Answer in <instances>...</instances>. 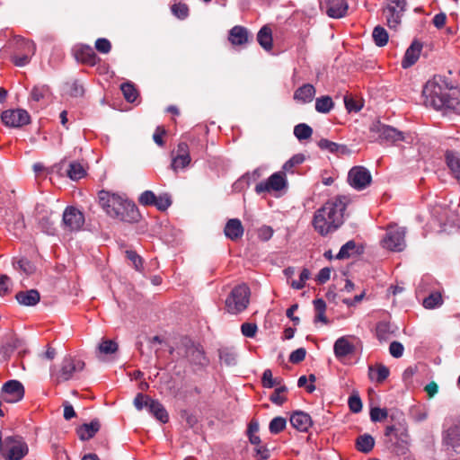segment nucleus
I'll use <instances>...</instances> for the list:
<instances>
[{"mask_svg": "<svg viewBox=\"0 0 460 460\" xmlns=\"http://www.w3.org/2000/svg\"><path fill=\"white\" fill-rule=\"evenodd\" d=\"M422 97L427 107L460 112V89L450 85L442 75H434L425 84Z\"/></svg>", "mask_w": 460, "mask_h": 460, "instance_id": "nucleus-1", "label": "nucleus"}, {"mask_svg": "<svg viewBox=\"0 0 460 460\" xmlns=\"http://www.w3.org/2000/svg\"><path fill=\"white\" fill-rule=\"evenodd\" d=\"M348 205L346 197L338 196L326 201L314 212L313 226L314 230L325 236L335 232L344 222V211Z\"/></svg>", "mask_w": 460, "mask_h": 460, "instance_id": "nucleus-2", "label": "nucleus"}, {"mask_svg": "<svg viewBox=\"0 0 460 460\" xmlns=\"http://www.w3.org/2000/svg\"><path fill=\"white\" fill-rule=\"evenodd\" d=\"M98 198L99 204L108 216L128 223L138 221L140 217L138 209L128 199L106 190H101Z\"/></svg>", "mask_w": 460, "mask_h": 460, "instance_id": "nucleus-3", "label": "nucleus"}, {"mask_svg": "<svg viewBox=\"0 0 460 460\" xmlns=\"http://www.w3.org/2000/svg\"><path fill=\"white\" fill-rule=\"evenodd\" d=\"M7 48L12 49L11 58L17 66H24L29 64L36 50L32 40L21 36H15L10 40Z\"/></svg>", "mask_w": 460, "mask_h": 460, "instance_id": "nucleus-4", "label": "nucleus"}, {"mask_svg": "<svg viewBox=\"0 0 460 460\" xmlns=\"http://www.w3.org/2000/svg\"><path fill=\"white\" fill-rule=\"evenodd\" d=\"M251 291L246 284L234 287L226 299V308L229 314H237L245 310L250 303Z\"/></svg>", "mask_w": 460, "mask_h": 460, "instance_id": "nucleus-5", "label": "nucleus"}, {"mask_svg": "<svg viewBox=\"0 0 460 460\" xmlns=\"http://www.w3.org/2000/svg\"><path fill=\"white\" fill-rule=\"evenodd\" d=\"M176 350L178 355L185 357L194 365L204 366L208 362L202 348L190 340H182Z\"/></svg>", "mask_w": 460, "mask_h": 460, "instance_id": "nucleus-6", "label": "nucleus"}, {"mask_svg": "<svg viewBox=\"0 0 460 460\" xmlns=\"http://www.w3.org/2000/svg\"><path fill=\"white\" fill-rule=\"evenodd\" d=\"M29 448L22 437H7L4 440L5 460H21L28 454Z\"/></svg>", "mask_w": 460, "mask_h": 460, "instance_id": "nucleus-7", "label": "nucleus"}, {"mask_svg": "<svg viewBox=\"0 0 460 460\" xmlns=\"http://www.w3.org/2000/svg\"><path fill=\"white\" fill-rule=\"evenodd\" d=\"M370 132L377 135V139L386 141L391 144H396L399 141H406L407 136L404 132L396 129L388 125H385L380 121H375L370 126Z\"/></svg>", "mask_w": 460, "mask_h": 460, "instance_id": "nucleus-8", "label": "nucleus"}, {"mask_svg": "<svg viewBox=\"0 0 460 460\" xmlns=\"http://www.w3.org/2000/svg\"><path fill=\"white\" fill-rule=\"evenodd\" d=\"M288 185L286 173L279 171L270 175L267 181L259 182L255 186V191L258 194L262 192H281L287 190Z\"/></svg>", "mask_w": 460, "mask_h": 460, "instance_id": "nucleus-9", "label": "nucleus"}, {"mask_svg": "<svg viewBox=\"0 0 460 460\" xmlns=\"http://www.w3.org/2000/svg\"><path fill=\"white\" fill-rule=\"evenodd\" d=\"M404 237L403 228L390 226L382 240V246L393 252H401L405 247Z\"/></svg>", "mask_w": 460, "mask_h": 460, "instance_id": "nucleus-10", "label": "nucleus"}, {"mask_svg": "<svg viewBox=\"0 0 460 460\" xmlns=\"http://www.w3.org/2000/svg\"><path fill=\"white\" fill-rule=\"evenodd\" d=\"M405 6L406 0H388L384 14L389 28L396 29L400 25Z\"/></svg>", "mask_w": 460, "mask_h": 460, "instance_id": "nucleus-11", "label": "nucleus"}, {"mask_svg": "<svg viewBox=\"0 0 460 460\" xmlns=\"http://www.w3.org/2000/svg\"><path fill=\"white\" fill-rule=\"evenodd\" d=\"M348 181L354 189L361 190L370 185L372 177L367 168L354 166L349 172Z\"/></svg>", "mask_w": 460, "mask_h": 460, "instance_id": "nucleus-12", "label": "nucleus"}, {"mask_svg": "<svg viewBox=\"0 0 460 460\" xmlns=\"http://www.w3.org/2000/svg\"><path fill=\"white\" fill-rule=\"evenodd\" d=\"M2 122L10 128H21L31 121L29 113L22 109L6 110L1 115Z\"/></svg>", "mask_w": 460, "mask_h": 460, "instance_id": "nucleus-13", "label": "nucleus"}, {"mask_svg": "<svg viewBox=\"0 0 460 460\" xmlns=\"http://www.w3.org/2000/svg\"><path fill=\"white\" fill-rule=\"evenodd\" d=\"M190 162L191 157L188 144L186 142H180L177 148L172 152L171 168L177 172L189 166Z\"/></svg>", "mask_w": 460, "mask_h": 460, "instance_id": "nucleus-14", "label": "nucleus"}, {"mask_svg": "<svg viewBox=\"0 0 460 460\" xmlns=\"http://www.w3.org/2000/svg\"><path fill=\"white\" fill-rule=\"evenodd\" d=\"M24 396V388L22 383L17 380L6 382L1 390V398L9 403L21 401Z\"/></svg>", "mask_w": 460, "mask_h": 460, "instance_id": "nucleus-15", "label": "nucleus"}, {"mask_svg": "<svg viewBox=\"0 0 460 460\" xmlns=\"http://www.w3.org/2000/svg\"><path fill=\"white\" fill-rule=\"evenodd\" d=\"M54 168L57 169V172L59 175H66L73 181L82 179L86 173L84 167L75 161L71 162L66 165V161L63 160L59 164H56Z\"/></svg>", "mask_w": 460, "mask_h": 460, "instance_id": "nucleus-16", "label": "nucleus"}, {"mask_svg": "<svg viewBox=\"0 0 460 460\" xmlns=\"http://www.w3.org/2000/svg\"><path fill=\"white\" fill-rule=\"evenodd\" d=\"M63 224L70 231H77L84 224V214L74 207H67L63 213Z\"/></svg>", "mask_w": 460, "mask_h": 460, "instance_id": "nucleus-17", "label": "nucleus"}, {"mask_svg": "<svg viewBox=\"0 0 460 460\" xmlns=\"http://www.w3.org/2000/svg\"><path fill=\"white\" fill-rule=\"evenodd\" d=\"M75 58L77 61L91 66H95L100 60L93 49L87 45L78 46L75 49Z\"/></svg>", "mask_w": 460, "mask_h": 460, "instance_id": "nucleus-18", "label": "nucleus"}, {"mask_svg": "<svg viewBox=\"0 0 460 460\" xmlns=\"http://www.w3.org/2000/svg\"><path fill=\"white\" fill-rule=\"evenodd\" d=\"M422 44L418 40H414L406 49L404 57L402 60V66L403 68H408L413 66L419 59Z\"/></svg>", "mask_w": 460, "mask_h": 460, "instance_id": "nucleus-19", "label": "nucleus"}, {"mask_svg": "<svg viewBox=\"0 0 460 460\" xmlns=\"http://www.w3.org/2000/svg\"><path fill=\"white\" fill-rule=\"evenodd\" d=\"M348 4L345 0H326V13L335 19L346 15Z\"/></svg>", "mask_w": 460, "mask_h": 460, "instance_id": "nucleus-20", "label": "nucleus"}, {"mask_svg": "<svg viewBox=\"0 0 460 460\" xmlns=\"http://www.w3.org/2000/svg\"><path fill=\"white\" fill-rule=\"evenodd\" d=\"M290 423L298 431L305 432L312 426V419L305 412L296 411L290 416Z\"/></svg>", "mask_w": 460, "mask_h": 460, "instance_id": "nucleus-21", "label": "nucleus"}, {"mask_svg": "<svg viewBox=\"0 0 460 460\" xmlns=\"http://www.w3.org/2000/svg\"><path fill=\"white\" fill-rule=\"evenodd\" d=\"M224 232L228 239L237 241L243 236L244 230L239 219L232 218L226 222Z\"/></svg>", "mask_w": 460, "mask_h": 460, "instance_id": "nucleus-22", "label": "nucleus"}, {"mask_svg": "<svg viewBox=\"0 0 460 460\" xmlns=\"http://www.w3.org/2000/svg\"><path fill=\"white\" fill-rule=\"evenodd\" d=\"M249 33L246 28L236 25L234 26L228 35V40L233 45H243L248 42Z\"/></svg>", "mask_w": 460, "mask_h": 460, "instance_id": "nucleus-23", "label": "nucleus"}, {"mask_svg": "<svg viewBox=\"0 0 460 460\" xmlns=\"http://www.w3.org/2000/svg\"><path fill=\"white\" fill-rule=\"evenodd\" d=\"M119 349V345L115 341L109 339H102L101 342L96 348V357L103 358L106 356L115 354Z\"/></svg>", "mask_w": 460, "mask_h": 460, "instance_id": "nucleus-24", "label": "nucleus"}, {"mask_svg": "<svg viewBox=\"0 0 460 460\" xmlns=\"http://www.w3.org/2000/svg\"><path fill=\"white\" fill-rule=\"evenodd\" d=\"M19 304L26 306H33L40 302V296L38 290L30 289L27 291H20L15 296Z\"/></svg>", "mask_w": 460, "mask_h": 460, "instance_id": "nucleus-25", "label": "nucleus"}, {"mask_svg": "<svg viewBox=\"0 0 460 460\" xmlns=\"http://www.w3.org/2000/svg\"><path fill=\"white\" fill-rule=\"evenodd\" d=\"M84 368V362L77 358L66 357L62 362L61 374H74Z\"/></svg>", "mask_w": 460, "mask_h": 460, "instance_id": "nucleus-26", "label": "nucleus"}, {"mask_svg": "<svg viewBox=\"0 0 460 460\" xmlns=\"http://www.w3.org/2000/svg\"><path fill=\"white\" fill-rule=\"evenodd\" d=\"M317 145L322 150H326L338 155H348L349 153L346 146L337 144L325 138L319 140Z\"/></svg>", "mask_w": 460, "mask_h": 460, "instance_id": "nucleus-27", "label": "nucleus"}, {"mask_svg": "<svg viewBox=\"0 0 460 460\" xmlns=\"http://www.w3.org/2000/svg\"><path fill=\"white\" fill-rule=\"evenodd\" d=\"M445 441L456 454L460 455V426H454L448 429Z\"/></svg>", "mask_w": 460, "mask_h": 460, "instance_id": "nucleus-28", "label": "nucleus"}, {"mask_svg": "<svg viewBox=\"0 0 460 460\" xmlns=\"http://www.w3.org/2000/svg\"><path fill=\"white\" fill-rule=\"evenodd\" d=\"M315 94L314 87L310 84H305L299 87L294 93V99L297 102L306 103L313 101Z\"/></svg>", "mask_w": 460, "mask_h": 460, "instance_id": "nucleus-29", "label": "nucleus"}, {"mask_svg": "<svg viewBox=\"0 0 460 460\" xmlns=\"http://www.w3.org/2000/svg\"><path fill=\"white\" fill-rule=\"evenodd\" d=\"M100 427L101 425L98 420H93L90 423L82 425L77 429V434L81 440H88L99 431Z\"/></svg>", "mask_w": 460, "mask_h": 460, "instance_id": "nucleus-30", "label": "nucleus"}, {"mask_svg": "<svg viewBox=\"0 0 460 460\" xmlns=\"http://www.w3.org/2000/svg\"><path fill=\"white\" fill-rule=\"evenodd\" d=\"M385 436L389 438L390 440H392L393 437L399 438L402 443L408 444L409 434L407 429L402 425L387 426L385 430Z\"/></svg>", "mask_w": 460, "mask_h": 460, "instance_id": "nucleus-31", "label": "nucleus"}, {"mask_svg": "<svg viewBox=\"0 0 460 460\" xmlns=\"http://www.w3.org/2000/svg\"><path fill=\"white\" fill-rule=\"evenodd\" d=\"M446 161L453 176L460 182V156L452 151H447Z\"/></svg>", "mask_w": 460, "mask_h": 460, "instance_id": "nucleus-32", "label": "nucleus"}, {"mask_svg": "<svg viewBox=\"0 0 460 460\" xmlns=\"http://www.w3.org/2000/svg\"><path fill=\"white\" fill-rule=\"evenodd\" d=\"M149 412L162 423H167L169 420V415L165 408L156 400H153L150 402Z\"/></svg>", "mask_w": 460, "mask_h": 460, "instance_id": "nucleus-33", "label": "nucleus"}, {"mask_svg": "<svg viewBox=\"0 0 460 460\" xmlns=\"http://www.w3.org/2000/svg\"><path fill=\"white\" fill-rule=\"evenodd\" d=\"M257 40L259 44L267 51L272 49V31L268 26H263L257 34Z\"/></svg>", "mask_w": 460, "mask_h": 460, "instance_id": "nucleus-34", "label": "nucleus"}, {"mask_svg": "<svg viewBox=\"0 0 460 460\" xmlns=\"http://www.w3.org/2000/svg\"><path fill=\"white\" fill-rule=\"evenodd\" d=\"M353 349V345L345 338L338 339L334 344V352L339 358L350 354Z\"/></svg>", "mask_w": 460, "mask_h": 460, "instance_id": "nucleus-35", "label": "nucleus"}, {"mask_svg": "<svg viewBox=\"0 0 460 460\" xmlns=\"http://www.w3.org/2000/svg\"><path fill=\"white\" fill-rule=\"evenodd\" d=\"M305 161V155L302 154H296L293 155L288 161H287L282 166V172L284 173H295L296 167L302 164Z\"/></svg>", "mask_w": 460, "mask_h": 460, "instance_id": "nucleus-36", "label": "nucleus"}, {"mask_svg": "<svg viewBox=\"0 0 460 460\" xmlns=\"http://www.w3.org/2000/svg\"><path fill=\"white\" fill-rule=\"evenodd\" d=\"M375 445L374 438L370 435H361L357 438L356 447L358 451L368 453L370 452Z\"/></svg>", "mask_w": 460, "mask_h": 460, "instance_id": "nucleus-37", "label": "nucleus"}, {"mask_svg": "<svg viewBox=\"0 0 460 460\" xmlns=\"http://www.w3.org/2000/svg\"><path fill=\"white\" fill-rule=\"evenodd\" d=\"M13 265L16 270H20L27 276H30L36 271L35 265L27 259H20L14 261Z\"/></svg>", "mask_w": 460, "mask_h": 460, "instance_id": "nucleus-38", "label": "nucleus"}, {"mask_svg": "<svg viewBox=\"0 0 460 460\" xmlns=\"http://www.w3.org/2000/svg\"><path fill=\"white\" fill-rule=\"evenodd\" d=\"M49 95V89L46 85H36L31 92V99L37 102L48 99Z\"/></svg>", "mask_w": 460, "mask_h": 460, "instance_id": "nucleus-39", "label": "nucleus"}, {"mask_svg": "<svg viewBox=\"0 0 460 460\" xmlns=\"http://www.w3.org/2000/svg\"><path fill=\"white\" fill-rule=\"evenodd\" d=\"M443 303L442 295L440 292H432L428 297L423 300L425 308L433 309L440 306Z\"/></svg>", "mask_w": 460, "mask_h": 460, "instance_id": "nucleus-40", "label": "nucleus"}, {"mask_svg": "<svg viewBox=\"0 0 460 460\" xmlns=\"http://www.w3.org/2000/svg\"><path fill=\"white\" fill-rule=\"evenodd\" d=\"M219 358L221 363L226 366H232L236 363V353L228 348L219 349Z\"/></svg>", "mask_w": 460, "mask_h": 460, "instance_id": "nucleus-41", "label": "nucleus"}, {"mask_svg": "<svg viewBox=\"0 0 460 460\" xmlns=\"http://www.w3.org/2000/svg\"><path fill=\"white\" fill-rule=\"evenodd\" d=\"M376 335L379 340H386L388 335L394 332L389 322L382 321L376 324Z\"/></svg>", "mask_w": 460, "mask_h": 460, "instance_id": "nucleus-42", "label": "nucleus"}, {"mask_svg": "<svg viewBox=\"0 0 460 460\" xmlns=\"http://www.w3.org/2000/svg\"><path fill=\"white\" fill-rule=\"evenodd\" d=\"M312 134H313V129L307 124L301 123V124L296 125L294 128V135L300 141L310 138Z\"/></svg>", "mask_w": 460, "mask_h": 460, "instance_id": "nucleus-43", "label": "nucleus"}, {"mask_svg": "<svg viewBox=\"0 0 460 460\" xmlns=\"http://www.w3.org/2000/svg\"><path fill=\"white\" fill-rule=\"evenodd\" d=\"M332 107L333 102L329 96H323L315 101V110L318 112L327 113L332 109Z\"/></svg>", "mask_w": 460, "mask_h": 460, "instance_id": "nucleus-44", "label": "nucleus"}, {"mask_svg": "<svg viewBox=\"0 0 460 460\" xmlns=\"http://www.w3.org/2000/svg\"><path fill=\"white\" fill-rule=\"evenodd\" d=\"M372 36H373L375 43L379 47H383V46L386 45V43L388 41V33L381 26H376L374 29Z\"/></svg>", "mask_w": 460, "mask_h": 460, "instance_id": "nucleus-45", "label": "nucleus"}, {"mask_svg": "<svg viewBox=\"0 0 460 460\" xmlns=\"http://www.w3.org/2000/svg\"><path fill=\"white\" fill-rule=\"evenodd\" d=\"M314 382L315 376H300V378L297 381V385L299 387H304L307 393L311 394L315 389Z\"/></svg>", "mask_w": 460, "mask_h": 460, "instance_id": "nucleus-46", "label": "nucleus"}, {"mask_svg": "<svg viewBox=\"0 0 460 460\" xmlns=\"http://www.w3.org/2000/svg\"><path fill=\"white\" fill-rule=\"evenodd\" d=\"M270 399L273 403L282 405L287 400V388L285 386L276 388Z\"/></svg>", "mask_w": 460, "mask_h": 460, "instance_id": "nucleus-47", "label": "nucleus"}, {"mask_svg": "<svg viewBox=\"0 0 460 460\" xmlns=\"http://www.w3.org/2000/svg\"><path fill=\"white\" fill-rule=\"evenodd\" d=\"M121 91L125 97V99L129 102H133L136 101L137 97V91L135 88V86L130 83H124L121 84Z\"/></svg>", "mask_w": 460, "mask_h": 460, "instance_id": "nucleus-48", "label": "nucleus"}, {"mask_svg": "<svg viewBox=\"0 0 460 460\" xmlns=\"http://www.w3.org/2000/svg\"><path fill=\"white\" fill-rule=\"evenodd\" d=\"M356 251V243L354 241H349L341 246L340 252L337 254V259H347L350 257Z\"/></svg>", "mask_w": 460, "mask_h": 460, "instance_id": "nucleus-49", "label": "nucleus"}, {"mask_svg": "<svg viewBox=\"0 0 460 460\" xmlns=\"http://www.w3.org/2000/svg\"><path fill=\"white\" fill-rule=\"evenodd\" d=\"M286 420L282 417H275L270 422V431L272 434H279L283 431L286 428Z\"/></svg>", "mask_w": 460, "mask_h": 460, "instance_id": "nucleus-50", "label": "nucleus"}, {"mask_svg": "<svg viewBox=\"0 0 460 460\" xmlns=\"http://www.w3.org/2000/svg\"><path fill=\"white\" fill-rule=\"evenodd\" d=\"M171 11L173 15L179 19H185L189 15V8L187 4L182 3L174 4L171 7Z\"/></svg>", "mask_w": 460, "mask_h": 460, "instance_id": "nucleus-51", "label": "nucleus"}, {"mask_svg": "<svg viewBox=\"0 0 460 460\" xmlns=\"http://www.w3.org/2000/svg\"><path fill=\"white\" fill-rule=\"evenodd\" d=\"M125 253L127 259L132 262L134 268L137 270L141 271L143 270L142 258L135 251L128 250Z\"/></svg>", "mask_w": 460, "mask_h": 460, "instance_id": "nucleus-52", "label": "nucleus"}, {"mask_svg": "<svg viewBox=\"0 0 460 460\" xmlns=\"http://www.w3.org/2000/svg\"><path fill=\"white\" fill-rule=\"evenodd\" d=\"M151 397L148 395H145L141 393L137 394L134 399V405L138 410L141 411L143 408H149L150 402L153 401Z\"/></svg>", "mask_w": 460, "mask_h": 460, "instance_id": "nucleus-53", "label": "nucleus"}, {"mask_svg": "<svg viewBox=\"0 0 460 460\" xmlns=\"http://www.w3.org/2000/svg\"><path fill=\"white\" fill-rule=\"evenodd\" d=\"M39 224L43 232L47 233L48 234H54V222L50 219L49 217H42L40 219Z\"/></svg>", "mask_w": 460, "mask_h": 460, "instance_id": "nucleus-54", "label": "nucleus"}, {"mask_svg": "<svg viewBox=\"0 0 460 460\" xmlns=\"http://www.w3.org/2000/svg\"><path fill=\"white\" fill-rule=\"evenodd\" d=\"M346 109L349 112H358L362 108V103L359 101L354 100L352 97L346 95L344 97Z\"/></svg>", "mask_w": 460, "mask_h": 460, "instance_id": "nucleus-55", "label": "nucleus"}, {"mask_svg": "<svg viewBox=\"0 0 460 460\" xmlns=\"http://www.w3.org/2000/svg\"><path fill=\"white\" fill-rule=\"evenodd\" d=\"M172 204V200L167 194L160 195L155 198V206L161 211L166 210Z\"/></svg>", "mask_w": 460, "mask_h": 460, "instance_id": "nucleus-56", "label": "nucleus"}, {"mask_svg": "<svg viewBox=\"0 0 460 460\" xmlns=\"http://www.w3.org/2000/svg\"><path fill=\"white\" fill-rule=\"evenodd\" d=\"M95 49L100 53L107 54L111 49V44L107 39L100 38L95 41Z\"/></svg>", "mask_w": 460, "mask_h": 460, "instance_id": "nucleus-57", "label": "nucleus"}, {"mask_svg": "<svg viewBox=\"0 0 460 460\" xmlns=\"http://www.w3.org/2000/svg\"><path fill=\"white\" fill-rule=\"evenodd\" d=\"M156 196L151 190L144 191L139 197V202L144 206H151L155 203Z\"/></svg>", "mask_w": 460, "mask_h": 460, "instance_id": "nucleus-58", "label": "nucleus"}, {"mask_svg": "<svg viewBox=\"0 0 460 460\" xmlns=\"http://www.w3.org/2000/svg\"><path fill=\"white\" fill-rule=\"evenodd\" d=\"M254 451L255 457L258 460H267L270 458V450L266 447V446L262 445L261 443L255 446Z\"/></svg>", "mask_w": 460, "mask_h": 460, "instance_id": "nucleus-59", "label": "nucleus"}, {"mask_svg": "<svg viewBox=\"0 0 460 460\" xmlns=\"http://www.w3.org/2000/svg\"><path fill=\"white\" fill-rule=\"evenodd\" d=\"M349 407L352 412H359L362 410V402L358 395H351L349 398Z\"/></svg>", "mask_w": 460, "mask_h": 460, "instance_id": "nucleus-60", "label": "nucleus"}, {"mask_svg": "<svg viewBox=\"0 0 460 460\" xmlns=\"http://www.w3.org/2000/svg\"><path fill=\"white\" fill-rule=\"evenodd\" d=\"M11 279L7 275L0 276V296H4L10 292Z\"/></svg>", "mask_w": 460, "mask_h": 460, "instance_id": "nucleus-61", "label": "nucleus"}, {"mask_svg": "<svg viewBox=\"0 0 460 460\" xmlns=\"http://www.w3.org/2000/svg\"><path fill=\"white\" fill-rule=\"evenodd\" d=\"M403 351L404 348L399 341H393L389 346V352L394 358H401Z\"/></svg>", "mask_w": 460, "mask_h": 460, "instance_id": "nucleus-62", "label": "nucleus"}, {"mask_svg": "<svg viewBox=\"0 0 460 460\" xmlns=\"http://www.w3.org/2000/svg\"><path fill=\"white\" fill-rule=\"evenodd\" d=\"M241 331L245 337L252 338L256 334L257 326L254 323H244L241 326Z\"/></svg>", "mask_w": 460, "mask_h": 460, "instance_id": "nucleus-63", "label": "nucleus"}, {"mask_svg": "<svg viewBox=\"0 0 460 460\" xmlns=\"http://www.w3.org/2000/svg\"><path fill=\"white\" fill-rule=\"evenodd\" d=\"M305 354H306V351L305 349H303V348L297 349L290 354L289 360L292 363H299L305 359Z\"/></svg>", "mask_w": 460, "mask_h": 460, "instance_id": "nucleus-64", "label": "nucleus"}]
</instances>
